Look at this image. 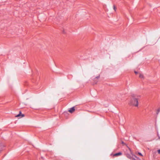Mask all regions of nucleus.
<instances>
[{
	"label": "nucleus",
	"mask_w": 160,
	"mask_h": 160,
	"mask_svg": "<svg viewBox=\"0 0 160 160\" xmlns=\"http://www.w3.org/2000/svg\"><path fill=\"white\" fill-rule=\"evenodd\" d=\"M131 96L132 98L130 101V105L136 107H138V100L140 98V96L137 94H132Z\"/></svg>",
	"instance_id": "obj_1"
},
{
	"label": "nucleus",
	"mask_w": 160,
	"mask_h": 160,
	"mask_svg": "<svg viewBox=\"0 0 160 160\" xmlns=\"http://www.w3.org/2000/svg\"><path fill=\"white\" fill-rule=\"evenodd\" d=\"M129 149L130 150V152L131 153V154L127 153L126 154V156L128 158L132 160L133 157L136 158H137V157L134 155H133L132 154V153L131 152V151L130 148H129Z\"/></svg>",
	"instance_id": "obj_2"
},
{
	"label": "nucleus",
	"mask_w": 160,
	"mask_h": 160,
	"mask_svg": "<svg viewBox=\"0 0 160 160\" xmlns=\"http://www.w3.org/2000/svg\"><path fill=\"white\" fill-rule=\"evenodd\" d=\"M100 77V75H99L98 76L95 77L94 78V80H93V81H94V82H93V84H96L97 83V82H98V80H96V79H98Z\"/></svg>",
	"instance_id": "obj_3"
},
{
	"label": "nucleus",
	"mask_w": 160,
	"mask_h": 160,
	"mask_svg": "<svg viewBox=\"0 0 160 160\" xmlns=\"http://www.w3.org/2000/svg\"><path fill=\"white\" fill-rule=\"evenodd\" d=\"M75 111L74 107H73L71 108L68 110V111L71 113H72Z\"/></svg>",
	"instance_id": "obj_4"
},
{
	"label": "nucleus",
	"mask_w": 160,
	"mask_h": 160,
	"mask_svg": "<svg viewBox=\"0 0 160 160\" xmlns=\"http://www.w3.org/2000/svg\"><path fill=\"white\" fill-rule=\"evenodd\" d=\"M24 116L25 115L24 114H22V112H21V111H20L19 112V113L16 116V117H18L21 116V117H24Z\"/></svg>",
	"instance_id": "obj_5"
},
{
	"label": "nucleus",
	"mask_w": 160,
	"mask_h": 160,
	"mask_svg": "<svg viewBox=\"0 0 160 160\" xmlns=\"http://www.w3.org/2000/svg\"><path fill=\"white\" fill-rule=\"evenodd\" d=\"M122 154V153L121 152H119L118 153H115L113 155V157H117L121 155Z\"/></svg>",
	"instance_id": "obj_6"
},
{
	"label": "nucleus",
	"mask_w": 160,
	"mask_h": 160,
	"mask_svg": "<svg viewBox=\"0 0 160 160\" xmlns=\"http://www.w3.org/2000/svg\"><path fill=\"white\" fill-rule=\"evenodd\" d=\"M139 77L141 78H144L143 75L141 73L139 74Z\"/></svg>",
	"instance_id": "obj_7"
},
{
	"label": "nucleus",
	"mask_w": 160,
	"mask_h": 160,
	"mask_svg": "<svg viewBox=\"0 0 160 160\" xmlns=\"http://www.w3.org/2000/svg\"><path fill=\"white\" fill-rule=\"evenodd\" d=\"M138 159H139V158L138 157H137V158H136L134 157H133L132 160H138Z\"/></svg>",
	"instance_id": "obj_8"
},
{
	"label": "nucleus",
	"mask_w": 160,
	"mask_h": 160,
	"mask_svg": "<svg viewBox=\"0 0 160 160\" xmlns=\"http://www.w3.org/2000/svg\"><path fill=\"white\" fill-rule=\"evenodd\" d=\"M113 8L115 10V11H116V8L115 5H113Z\"/></svg>",
	"instance_id": "obj_9"
},
{
	"label": "nucleus",
	"mask_w": 160,
	"mask_h": 160,
	"mask_svg": "<svg viewBox=\"0 0 160 160\" xmlns=\"http://www.w3.org/2000/svg\"><path fill=\"white\" fill-rule=\"evenodd\" d=\"M157 152L158 154H160V149L158 150Z\"/></svg>",
	"instance_id": "obj_10"
},
{
	"label": "nucleus",
	"mask_w": 160,
	"mask_h": 160,
	"mask_svg": "<svg viewBox=\"0 0 160 160\" xmlns=\"http://www.w3.org/2000/svg\"><path fill=\"white\" fill-rule=\"evenodd\" d=\"M138 154L141 156H142V154L141 152H138Z\"/></svg>",
	"instance_id": "obj_11"
},
{
	"label": "nucleus",
	"mask_w": 160,
	"mask_h": 160,
	"mask_svg": "<svg viewBox=\"0 0 160 160\" xmlns=\"http://www.w3.org/2000/svg\"><path fill=\"white\" fill-rule=\"evenodd\" d=\"M160 111V108L158 109V112H157V114H158V112Z\"/></svg>",
	"instance_id": "obj_12"
},
{
	"label": "nucleus",
	"mask_w": 160,
	"mask_h": 160,
	"mask_svg": "<svg viewBox=\"0 0 160 160\" xmlns=\"http://www.w3.org/2000/svg\"><path fill=\"white\" fill-rule=\"evenodd\" d=\"M121 143L124 145H125L126 144L123 142V141H122Z\"/></svg>",
	"instance_id": "obj_13"
},
{
	"label": "nucleus",
	"mask_w": 160,
	"mask_h": 160,
	"mask_svg": "<svg viewBox=\"0 0 160 160\" xmlns=\"http://www.w3.org/2000/svg\"><path fill=\"white\" fill-rule=\"evenodd\" d=\"M134 72L136 74H137L138 73V72H137L135 71Z\"/></svg>",
	"instance_id": "obj_14"
},
{
	"label": "nucleus",
	"mask_w": 160,
	"mask_h": 160,
	"mask_svg": "<svg viewBox=\"0 0 160 160\" xmlns=\"http://www.w3.org/2000/svg\"><path fill=\"white\" fill-rule=\"evenodd\" d=\"M157 135L158 136H158H159V134H158V133H157Z\"/></svg>",
	"instance_id": "obj_15"
},
{
	"label": "nucleus",
	"mask_w": 160,
	"mask_h": 160,
	"mask_svg": "<svg viewBox=\"0 0 160 160\" xmlns=\"http://www.w3.org/2000/svg\"><path fill=\"white\" fill-rule=\"evenodd\" d=\"M158 138H159V139H160V136H158Z\"/></svg>",
	"instance_id": "obj_16"
}]
</instances>
